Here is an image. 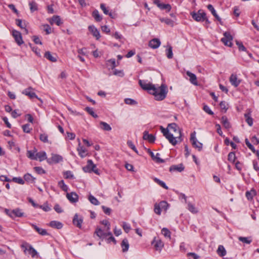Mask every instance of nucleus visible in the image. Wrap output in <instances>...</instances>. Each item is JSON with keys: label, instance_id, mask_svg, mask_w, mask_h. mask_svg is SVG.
Listing matches in <instances>:
<instances>
[{"label": "nucleus", "instance_id": "obj_7", "mask_svg": "<svg viewBox=\"0 0 259 259\" xmlns=\"http://www.w3.org/2000/svg\"><path fill=\"white\" fill-rule=\"evenodd\" d=\"M139 83L141 87L144 90H147L150 93L151 90L153 89V91H154V84L152 83L148 82L145 80H139Z\"/></svg>", "mask_w": 259, "mask_h": 259}, {"label": "nucleus", "instance_id": "obj_21", "mask_svg": "<svg viewBox=\"0 0 259 259\" xmlns=\"http://www.w3.org/2000/svg\"><path fill=\"white\" fill-rule=\"evenodd\" d=\"M89 31L92 33L97 39H99L100 37V34L99 30L94 26L90 25L89 26Z\"/></svg>", "mask_w": 259, "mask_h": 259}, {"label": "nucleus", "instance_id": "obj_20", "mask_svg": "<svg viewBox=\"0 0 259 259\" xmlns=\"http://www.w3.org/2000/svg\"><path fill=\"white\" fill-rule=\"evenodd\" d=\"M186 74L189 77V81L190 82L194 85H197L198 82L197 80V77L196 75L189 71H186Z\"/></svg>", "mask_w": 259, "mask_h": 259}, {"label": "nucleus", "instance_id": "obj_28", "mask_svg": "<svg viewBox=\"0 0 259 259\" xmlns=\"http://www.w3.org/2000/svg\"><path fill=\"white\" fill-rule=\"evenodd\" d=\"M36 157H37V160L42 161L47 159L46 153L45 151L37 152Z\"/></svg>", "mask_w": 259, "mask_h": 259}, {"label": "nucleus", "instance_id": "obj_1", "mask_svg": "<svg viewBox=\"0 0 259 259\" xmlns=\"http://www.w3.org/2000/svg\"><path fill=\"white\" fill-rule=\"evenodd\" d=\"M160 128L163 136L172 145L175 146L182 142L181 131L176 123L168 124L167 128L162 126H160Z\"/></svg>", "mask_w": 259, "mask_h": 259}, {"label": "nucleus", "instance_id": "obj_61", "mask_svg": "<svg viewBox=\"0 0 259 259\" xmlns=\"http://www.w3.org/2000/svg\"><path fill=\"white\" fill-rule=\"evenodd\" d=\"M101 223L106 227V231H110V223L108 221L103 220L102 221H101Z\"/></svg>", "mask_w": 259, "mask_h": 259}, {"label": "nucleus", "instance_id": "obj_33", "mask_svg": "<svg viewBox=\"0 0 259 259\" xmlns=\"http://www.w3.org/2000/svg\"><path fill=\"white\" fill-rule=\"evenodd\" d=\"M50 226L53 228L58 229L62 228L63 227V225L61 223L55 221H51L50 223Z\"/></svg>", "mask_w": 259, "mask_h": 259}, {"label": "nucleus", "instance_id": "obj_22", "mask_svg": "<svg viewBox=\"0 0 259 259\" xmlns=\"http://www.w3.org/2000/svg\"><path fill=\"white\" fill-rule=\"evenodd\" d=\"M16 23L17 26L24 29L26 34H28V31L26 28V24L25 21L23 22L22 20L18 19L16 20Z\"/></svg>", "mask_w": 259, "mask_h": 259}, {"label": "nucleus", "instance_id": "obj_39", "mask_svg": "<svg viewBox=\"0 0 259 259\" xmlns=\"http://www.w3.org/2000/svg\"><path fill=\"white\" fill-rule=\"evenodd\" d=\"M238 240L246 244H250L252 241L251 237H239Z\"/></svg>", "mask_w": 259, "mask_h": 259}, {"label": "nucleus", "instance_id": "obj_37", "mask_svg": "<svg viewBox=\"0 0 259 259\" xmlns=\"http://www.w3.org/2000/svg\"><path fill=\"white\" fill-rule=\"evenodd\" d=\"M92 164V160H88L87 161V165L82 168L83 170L85 172H92V168H90V165L91 166Z\"/></svg>", "mask_w": 259, "mask_h": 259}, {"label": "nucleus", "instance_id": "obj_18", "mask_svg": "<svg viewBox=\"0 0 259 259\" xmlns=\"http://www.w3.org/2000/svg\"><path fill=\"white\" fill-rule=\"evenodd\" d=\"M37 150L35 148H34L32 150H27L26 155L27 157L31 160H37V157H36V153H37Z\"/></svg>", "mask_w": 259, "mask_h": 259}, {"label": "nucleus", "instance_id": "obj_25", "mask_svg": "<svg viewBox=\"0 0 259 259\" xmlns=\"http://www.w3.org/2000/svg\"><path fill=\"white\" fill-rule=\"evenodd\" d=\"M51 24L54 23L56 24L58 26H60L62 22L60 17L59 16H54L50 21Z\"/></svg>", "mask_w": 259, "mask_h": 259}, {"label": "nucleus", "instance_id": "obj_17", "mask_svg": "<svg viewBox=\"0 0 259 259\" xmlns=\"http://www.w3.org/2000/svg\"><path fill=\"white\" fill-rule=\"evenodd\" d=\"M161 45V42L158 38H153L149 41L148 46L153 49L158 48Z\"/></svg>", "mask_w": 259, "mask_h": 259}, {"label": "nucleus", "instance_id": "obj_55", "mask_svg": "<svg viewBox=\"0 0 259 259\" xmlns=\"http://www.w3.org/2000/svg\"><path fill=\"white\" fill-rule=\"evenodd\" d=\"M107 65L110 66L111 69H113L116 66V62L114 59L108 60Z\"/></svg>", "mask_w": 259, "mask_h": 259}, {"label": "nucleus", "instance_id": "obj_2", "mask_svg": "<svg viewBox=\"0 0 259 259\" xmlns=\"http://www.w3.org/2000/svg\"><path fill=\"white\" fill-rule=\"evenodd\" d=\"M154 91L153 89L150 91V94L154 96V98L157 101H161L164 99L167 93L166 87L162 84L160 87L156 88L154 85Z\"/></svg>", "mask_w": 259, "mask_h": 259}, {"label": "nucleus", "instance_id": "obj_42", "mask_svg": "<svg viewBox=\"0 0 259 259\" xmlns=\"http://www.w3.org/2000/svg\"><path fill=\"white\" fill-rule=\"evenodd\" d=\"M236 157L235 154L233 152H231L228 154V160L232 163H234L236 160Z\"/></svg>", "mask_w": 259, "mask_h": 259}, {"label": "nucleus", "instance_id": "obj_19", "mask_svg": "<svg viewBox=\"0 0 259 259\" xmlns=\"http://www.w3.org/2000/svg\"><path fill=\"white\" fill-rule=\"evenodd\" d=\"M143 138L145 140L148 141L150 143H154L155 140V137L152 134H149L147 131L144 132Z\"/></svg>", "mask_w": 259, "mask_h": 259}, {"label": "nucleus", "instance_id": "obj_51", "mask_svg": "<svg viewBox=\"0 0 259 259\" xmlns=\"http://www.w3.org/2000/svg\"><path fill=\"white\" fill-rule=\"evenodd\" d=\"M85 111L88 112L89 114H90L91 115H92L94 117H97L98 116L97 114H96L93 111V108L87 107L85 109Z\"/></svg>", "mask_w": 259, "mask_h": 259}, {"label": "nucleus", "instance_id": "obj_8", "mask_svg": "<svg viewBox=\"0 0 259 259\" xmlns=\"http://www.w3.org/2000/svg\"><path fill=\"white\" fill-rule=\"evenodd\" d=\"M152 244L153 245L155 250L161 251L162 248L164 246V243L163 242L159 239V238H157L156 237H154L152 242Z\"/></svg>", "mask_w": 259, "mask_h": 259}, {"label": "nucleus", "instance_id": "obj_29", "mask_svg": "<svg viewBox=\"0 0 259 259\" xmlns=\"http://www.w3.org/2000/svg\"><path fill=\"white\" fill-rule=\"evenodd\" d=\"M121 246L122 247V250L123 252H126L128 250L129 248V244L128 240L126 238H124L121 243Z\"/></svg>", "mask_w": 259, "mask_h": 259}, {"label": "nucleus", "instance_id": "obj_49", "mask_svg": "<svg viewBox=\"0 0 259 259\" xmlns=\"http://www.w3.org/2000/svg\"><path fill=\"white\" fill-rule=\"evenodd\" d=\"M25 181L27 182H34L35 178H34L30 174H27L24 176Z\"/></svg>", "mask_w": 259, "mask_h": 259}, {"label": "nucleus", "instance_id": "obj_6", "mask_svg": "<svg viewBox=\"0 0 259 259\" xmlns=\"http://www.w3.org/2000/svg\"><path fill=\"white\" fill-rule=\"evenodd\" d=\"M195 132H194L191 134L190 141L192 142L193 146L198 149V151H200L202 149V144L197 141L195 137Z\"/></svg>", "mask_w": 259, "mask_h": 259}, {"label": "nucleus", "instance_id": "obj_34", "mask_svg": "<svg viewBox=\"0 0 259 259\" xmlns=\"http://www.w3.org/2000/svg\"><path fill=\"white\" fill-rule=\"evenodd\" d=\"M255 195L256 191L254 189H252L250 191H247L245 193L246 197L248 200H251Z\"/></svg>", "mask_w": 259, "mask_h": 259}, {"label": "nucleus", "instance_id": "obj_40", "mask_svg": "<svg viewBox=\"0 0 259 259\" xmlns=\"http://www.w3.org/2000/svg\"><path fill=\"white\" fill-rule=\"evenodd\" d=\"M89 200L94 205H98L100 204L99 201L92 195L89 196Z\"/></svg>", "mask_w": 259, "mask_h": 259}, {"label": "nucleus", "instance_id": "obj_32", "mask_svg": "<svg viewBox=\"0 0 259 259\" xmlns=\"http://www.w3.org/2000/svg\"><path fill=\"white\" fill-rule=\"evenodd\" d=\"M51 160L53 162L57 163L60 161H62L63 160V158L61 156L59 155L52 154Z\"/></svg>", "mask_w": 259, "mask_h": 259}, {"label": "nucleus", "instance_id": "obj_36", "mask_svg": "<svg viewBox=\"0 0 259 259\" xmlns=\"http://www.w3.org/2000/svg\"><path fill=\"white\" fill-rule=\"evenodd\" d=\"M244 117L246 122L249 126H252L253 124V119L251 117L250 113H246L244 114Z\"/></svg>", "mask_w": 259, "mask_h": 259}, {"label": "nucleus", "instance_id": "obj_38", "mask_svg": "<svg viewBox=\"0 0 259 259\" xmlns=\"http://www.w3.org/2000/svg\"><path fill=\"white\" fill-rule=\"evenodd\" d=\"M93 16L96 21L100 22L102 20V18L100 15L98 10H96L93 12Z\"/></svg>", "mask_w": 259, "mask_h": 259}, {"label": "nucleus", "instance_id": "obj_4", "mask_svg": "<svg viewBox=\"0 0 259 259\" xmlns=\"http://www.w3.org/2000/svg\"><path fill=\"white\" fill-rule=\"evenodd\" d=\"M205 15L206 13L202 10H199L197 12L191 13L192 18L197 22H203L204 19L205 18Z\"/></svg>", "mask_w": 259, "mask_h": 259}, {"label": "nucleus", "instance_id": "obj_5", "mask_svg": "<svg viewBox=\"0 0 259 259\" xmlns=\"http://www.w3.org/2000/svg\"><path fill=\"white\" fill-rule=\"evenodd\" d=\"M232 39L233 37L230 33L229 32H225L224 33V37L222 38L221 41L225 46L231 47L232 45Z\"/></svg>", "mask_w": 259, "mask_h": 259}, {"label": "nucleus", "instance_id": "obj_44", "mask_svg": "<svg viewBox=\"0 0 259 259\" xmlns=\"http://www.w3.org/2000/svg\"><path fill=\"white\" fill-rule=\"evenodd\" d=\"M188 209L190 211L193 213H196L198 212L197 208L191 203H188Z\"/></svg>", "mask_w": 259, "mask_h": 259}, {"label": "nucleus", "instance_id": "obj_24", "mask_svg": "<svg viewBox=\"0 0 259 259\" xmlns=\"http://www.w3.org/2000/svg\"><path fill=\"white\" fill-rule=\"evenodd\" d=\"M217 253L220 256L223 257L226 255L227 251L223 245H220L217 249Z\"/></svg>", "mask_w": 259, "mask_h": 259}, {"label": "nucleus", "instance_id": "obj_43", "mask_svg": "<svg viewBox=\"0 0 259 259\" xmlns=\"http://www.w3.org/2000/svg\"><path fill=\"white\" fill-rule=\"evenodd\" d=\"M29 5L31 12H33L37 10V5L35 2L33 1L30 2L29 3Z\"/></svg>", "mask_w": 259, "mask_h": 259}, {"label": "nucleus", "instance_id": "obj_15", "mask_svg": "<svg viewBox=\"0 0 259 259\" xmlns=\"http://www.w3.org/2000/svg\"><path fill=\"white\" fill-rule=\"evenodd\" d=\"M66 197L71 203H76L78 201V196L75 192L67 193Z\"/></svg>", "mask_w": 259, "mask_h": 259}, {"label": "nucleus", "instance_id": "obj_30", "mask_svg": "<svg viewBox=\"0 0 259 259\" xmlns=\"http://www.w3.org/2000/svg\"><path fill=\"white\" fill-rule=\"evenodd\" d=\"M160 21L161 22L165 23L166 25H169L171 27H173L174 25V21L167 18H160Z\"/></svg>", "mask_w": 259, "mask_h": 259}, {"label": "nucleus", "instance_id": "obj_14", "mask_svg": "<svg viewBox=\"0 0 259 259\" xmlns=\"http://www.w3.org/2000/svg\"><path fill=\"white\" fill-rule=\"evenodd\" d=\"M32 89L31 88H29L26 89L25 90H24L23 91L22 93L23 94H25V95L28 96L30 99H33V98H35L38 99L39 101H40L42 102L40 98H38V97L37 96L36 94L34 92L32 91Z\"/></svg>", "mask_w": 259, "mask_h": 259}, {"label": "nucleus", "instance_id": "obj_57", "mask_svg": "<svg viewBox=\"0 0 259 259\" xmlns=\"http://www.w3.org/2000/svg\"><path fill=\"white\" fill-rule=\"evenodd\" d=\"M127 144L132 150H133L136 153L139 154L138 151L136 149L135 146L133 144V143L131 141H128L127 142Z\"/></svg>", "mask_w": 259, "mask_h": 259}, {"label": "nucleus", "instance_id": "obj_48", "mask_svg": "<svg viewBox=\"0 0 259 259\" xmlns=\"http://www.w3.org/2000/svg\"><path fill=\"white\" fill-rule=\"evenodd\" d=\"M220 106L224 112H226L228 109V105L225 101H221L220 103Z\"/></svg>", "mask_w": 259, "mask_h": 259}, {"label": "nucleus", "instance_id": "obj_56", "mask_svg": "<svg viewBox=\"0 0 259 259\" xmlns=\"http://www.w3.org/2000/svg\"><path fill=\"white\" fill-rule=\"evenodd\" d=\"M166 56L168 59H171L173 57L172 47L170 46L166 50Z\"/></svg>", "mask_w": 259, "mask_h": 259}, {"label": "nucleus", "instance_id": "obj_23", "mask_svg": "<svg viewBox=\"0 0 259 259\" xmlns=\"http://www.w3.org/2000/svg\"><path fill=\"white\" fill-rule=\"evenodd\" d=\"M31 226L40 235L42 236L48 235V233H47L46 230L40 228L38 226L33 224H31Z\"/></svg>", "mask_w": 259, "mask_h": 259}, {"label": "nucleus", "instance_id": "obj_45", "mask_svg": "<svg viewBox=\"0 0 259 259\" xmlns=\"http://www.w3.org/2000/svg\"><path fill=\"white\" fill-rule=\"evenodd\" d=\"M161 233L165 237L170 238V232L166 228H163L161 230Z\"/></svg>", "mask_w": 259, "mask_h": 259}, {"label": "nucleus", "instance_id": "obj_64", "mask_svg": "<svg viewBox=\"0 0 259 259\" xmlns=\"http://www.w3.org/2000/svg\"><path fill=\"white\" fill-rule=\"evenodd\" d=\"M158 204L159 205L161 209H163L166 210L167 208L168 204L166 201H161Z\"/></svg>", "mask_w": 259, "mask_h": 259}, {"label": "nucleus", "instance_id": "obj_60", "mask_svg": "<svg viewBox=\"0 0 259 259\" xmlns=\"http://www.w3.org/2000/svg\"><path fill=\"white\" fill-rule=\"evenodd\" d=\"M124 102L126 104H128V105H135L137 103L135 100L130 99V98L125 99Z\"/></svg>", "mask_w": 259, "mask_h": 259}, {"label": "nucleus", "instance_id": "obj_10", "mask_svg": "<svg viewBox=\"0 0 259 259\" xmlns=\"http://www.w3.org/2000/svg\"><path fill=\"white\" fill-rule=\"evenodd\" d=\"M95 234L100 238H104L108 236V235H111L110 231H106L102 230L100 228H97L95 232Z\"/></svg>", "mask_w": 259, "mask_h": 259}, {"label": "nucleus", "instance_id": "obj_41", "mask_svg": "<svg viewBox=\"0 0 259 259\" xmlns=\"http://www.w3.org/2000/svg\"><path fill=\"white\" fill-rule=\"evenodd\" d=\"M21 247L23 250L24 253L26 254L28 252V249H29V247H31V245H29L28 243L24 242L21 245Z\"/></svg>", "mask_w": 259, "mask_h": 259}, {"label": "nucleus", "instance_id": "obj_58", "mask_svg": "<svg viewBox=\"0 0 259 259\" xmlns=\"http://www.w3.org/2000/svg\"><path fill=\"white\" fill-rule=\"evenodd\" d=\"M160 154L157 153H156V155H154V158H153L152 159L154 160H155L157 162H158V163H163L164 162V160L161 159L160 158Z\"/></svg>", "mask_w": 259, "mask_h": 259}, {"label": "nucleus", "instance_id": "obj_12", "mask_svg": "<svg viewBox=\"0 0 259 259\" xmlns=\"http://www.w3.org/2000/svg\"><path fill=\"white\" fill-rule=\"evenodd\" d=\"M153 3L161 10H166L167 12H169L171 9L170 5L160 3L159 0H154Z\"/></svg>", "mask_w": 259, "mask_h": 259}, {"label": "nucleus", "instance_id": "obj_47", "mask_svg": "<svg viewBox=\"0 0 259 259\" xmlns=\"http://www.w3.org/2000/svg\"><path fill=\"white\" fill-rule=\"evenodd\" d=\"M39 140L44 143L48 142V136L47 134H40L39 135Z\"/></svg>", "mask_w": 259, "mask_h": 259}, {"label": "nucleus", "instance_id": "obj_35", "mask_svg": "<svg viewBox=\"0 0 259 259\" xmlns=\"http://www.w3.org/2000/svg\"><path fill=\"white\" fill-rule=\"evenodd\" d=\"M100 124V127L104 131H110L111 130L110 125L105 122L101 121Z\"/></svg>", "mask_w": 259, "mask_h": 259}, {"label": "nucleus", "instance_id": "obj_16", "mask_svg": "<svg viewBox=\"0 0 259 259\" xmlns=\"http://www.w3.org/2000/svg\"><path fill=\"white\" fill-rule=\"evenodd\" d=\"M83 222V219L81 217H79L77 214H75L73 219V224L78 228H81V224Z\"/></svg>", "mask_w": 259, "mask_h": 259}, {"label": "nucleus", "instance_id": "obj_63", "mask_svg": "<svg viewBox=\"0 0 259 259\" xmlns=\"http://www.w3.org/2000/svg\"><path fill=\"white\" fill-rule=\"evenodd\" d=\"M12 181L17 183H18L19 184H24V181L22 178H21L20 177H19V178L14 177L13 178Z\"/></svg>", "mask_w": 259, "mask_h": 259}, {"label": "nucleus", "instance_id": "obj_54", "mask_svg": "<svg viewBox=\"0 0 259 259\" xmlns=\"http://www.w3.org/2000/svg\"><path fill=\"white\" fill-rule=\"evenodd\" d=\"M154 211V212L158 215H160L161 214V209L160 208L159 205L158 204V203L155 204Z\"/></svg>", "mask_w": 259, "mask_h": 259}, {"label": "nucleus", "instance_id": "obj_13", "mask_svg": "<svg viewBox=\"0 0 259 259\" xmlns=\"http://www.w3.org/2000/svg\"><path fill=\"white\" fill-rule=\"evenodd\" d=\"M229 81L231 84L235 87H237L241 83V80L238 78L235 74H232L231 75Z\"/></svg>", "mask_w": 259, "mask_h": 259}, {"label": "nucleus", "instance_id": "obj_62", "mask_svg": "<svg viewBox=\"0 0 259 259\" xmlns=\"http://www.w3.org/2000/svg\"><path fill=\"white\" fill-rule=\"evenodd\" d=\"M38 207L41 208L45 211H49L51 210V208L49 206L47 203H45L44 205H39Z\"/></svg>", "mask_w": 259, "mask_h": 259}, {"label": "nucleus", "instance_id": "obj_52", "mask_svg": "<svg viewBox=\"0 0 259 259\" xmlns=\"http://www.w3.org/2000/svg\"><path fill=\"white\" fill-rule=\"evenodd\" d=\"M154 181L155 182H156L157 184H158L160 186H161L162 188L168 189V187L166 185L164 182L163 181H160L157 178H155Z\"/></svg>", "mask_w": 259, "mask_h": 259}, {"label": "nucleus", "instance_id": "obj_26", "mask_svg": "<svg viewBox=\"0 0 259 259\" xmlns=\"http://www.w3.org/2000/svg\"><path fill=\"white\" fill-rule=\"evenodd\" d=\"M184 169V167L182 164H180L179 165H172L170 167L169 170L175 171L177 170L179 172L182 171Z\"/></svg>", "mask_w": 259, "mask_h": 259}, {"label": "nucleus", "instance_id": "obj_9", "mask_svg": "<svg viewBox=\"0 0 259 259\" xmlns=\"http://www.w3.org/2000/svg\"><path fill=\"white\" fill-rule=\"evenodd\" d=\"M12 35L15 41L19 46H20L24 43L21 33L19 31L14 30L12 31Z\"/></svg>", "mask_w": 259, "mask_h": 259}, {"label": "nucleus", "instance_id": "obj_59", "mask_svg": "<svg viewBox=\"0 0 259 259\" xmlns=\"http://www.w3.org/2000/svg\"><path fill=\"white\" fill-rule=\"evenodd\" d=\"M34 169L38 174H46V171L41 167L36 166L34 167Z\"/></svg>", "mask_w": 259, "mask_h": 259}, {"label": "nucleus", "instance_id": "obj_3", "mask_svg": "<svg viewBox=\"0 0 259 259\" xmlns=\"http://www.w3.org/2000/svg\"><path fill=\"white\" fill-rule=\"evenodd\" d=\"M5 212L11 218H15L16 217H22L24 215V212L20 208H16L13 210L5 209Z\"/></svg>", "mask_w": 259, "mask_h": 259}, {"label": "nucleus", "instance_id": "obj_53", "mask_svg": "<svg viewBox=\"0 0 259 259\" xmlns=\"http://www.w3.org/2000/svg\"><path fill=\"white\" fill-rule=\"evenodd\" d=\"M28 253L30 254L32 257H33L36 255L37 251L32 247V246H31L28 250Z\"/></svg>", "mask_w": 259, "mask_h": 259}, {"label": "nucleus", "instance_id": "obj_50", "mask_svg": "<svg viewBox=\"0 0 259 259\" xmlns=\"http://www.w3.org/2000/svg\"><path fill=\"white\" fill-rule=\"evenodd\" d=\"M187 255L189 257V259H199L200 258L198 255L194 252L188 253Z\"/></svg>", "mask_w": 259, "mask_h": 259}, {"label": "nucleus", "instance_id": "obj_31", "mask_svg": "<svg viewBox=\"0 0 259 259\" xmlns=\"http://www.w3.org/2000/svg\"><path fill=\"white\" fill-rule=\"evenodd\" d=\"M221 122L223 124V126L227 129L230 128L231 125L230 122H229L228 118L226 116H223L221 118Z\"/></svg>", "mask_w": 259, "mask_h": 259}, {"label": "nucleus", "instance_id": "obj_11", "mask_svg": "<svg viewBox=\"0 0 259 259\" xmlns=\"http://www.w3.org/2000/svg\"><path fill=\"white\" fill-rule=\"evenodd\" d=\"M78 146L77 148V151L78 152L79 155L81 158L85 157L88 155V150L82 146L81 145L80 140L78 139Z\"/></svg>", "mask_w": 259, "mask_h": 259}, {"label": "nucleus", "instance_id": "obj_46", "mask_svg": "<svg viewBox=\"0 0 259 259\" xmlns=\"http://www.w3.org/2000/svg\"><path fill=\"white\" fill-rule=\"evenodd\" d=\"M58 185L64 191L67 192L68 191V186L64 183L63 180L59 181Z\"/></svg>", "mask_w": 259, "mask_h": 259}, {"label": "nucleus", "instance_id": "obj_27", "mask_svg": "<svg viewBox=\"0 0 259 259\" xmlns=\"http://www.w3.org/2000/svg\"><path fill=\"white\" fill-rule=\"evenodd\" d=\"M44 57L51 62H55L57 61L56 56H53L51 53L49 51H47L45 53Z\"/></svg>", "mask_w": 259, "mask_h": 259}]
</instances>
